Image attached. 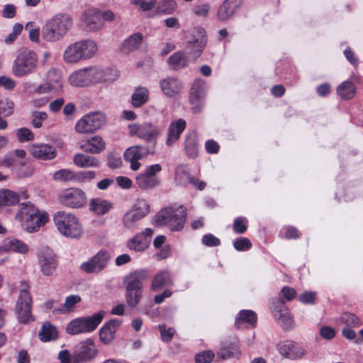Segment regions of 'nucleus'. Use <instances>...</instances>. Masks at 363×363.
<instances>
[{"instance_id":"obj_1","label":"nucleus","mask_w":363,"mask_h":363,"mask_svg":"<svg viewBox=\"0 0 363 363\" xmlns=\"http://www.w3.org/2000/svg\"><path fill=\"white\" fill-rule=\"evenodd\" d=\"M147 277L148 272L145 269L135 270L123 277L125 302L130 308H135L139 304L143 294V283Z\"/></svg>"},{"instance_id":"obj_2","label":"nucleus","mask_w":363,"mask_h":363,"mask_svg":"<svg viewBox=\"0 0 363 363\" xmlns=\"http://www.w3.org/2000/svg\"><path fill=\"white\" fill-rule=\"evenodd\" d=\"M73 25L71 16L66 13H57L48 19L42 28V38L47 42L60 40Z\"/></svg>"},{"instance_id":"obj_3","label":"nucleus","mask_w":363,"mask_h":363,"mask_svg":"<svg viewBox=\"0 0 363 363\" xmlns=\"http://www.w3.org/2000/svg\"><path fill=\"white\" fill-rule=\"evenodd\" d=\"M53 220L57 230L66 238L79 239L84 233L82 225L74 213L59 211L54 214Z\"/></svg>"},{"instance_id":"obj_4","label":"nucleus","mask_w":363,"mask_h":363,"mask_svg":"<svg viewBox=\"0 0 363 363\" xmlns=\"http://www.w3.org/2000/svg\"><path fill=\"white\" fill-rule=\"evenodd\" d=\"M186 217V209L183 206L167 207L155 216V223L157 226L167 225L172 231H179L184 228Z\"/></svg>"},{"instance_id":"obj_5","label":"nucleus","mask_w":363,"mask_h":363,"mask_svg":"<svg viewBox=\"0 0 363 363\" xmlns=\"http://www.w3.org/2000/svg\"><path fill=\"white\" fill-rule=\"evenodd\" d=\"M96 43L91 40L77 41L69 45L63 54L64 60L67 63L77 62L82 60L91 58L97 52Z\"/></svg>"},{"instance_id":"obj_6","label":"nucleus","mask_w":363,"mask_h":363,"mask_svg":"<svg viewBox=\"0 0 363 363\" xmlns=\"http://www.w3.org/2000/svg\"><path fill=\"white\" fill-rule=\"evenodd\" d=\"M104 315L105 312L100 311L92 315L73 319L67 325L66 331L71 335L90 333L97 328Z\"/></svg>"},{"instance_id":"obj_7","label":"nucleus","mask_w":363,"mask_h":363,"mask_svg":"<svg viewBox=\"0 0 363 363\" xmlns=\"http://www.w3.org/2000/svg\"><path fill=\"white\" fill-rule=\"evenodd\" d=\"M106 71L96 67H90L74 72L69 77V83L75 86H86L91 84L110 81Z\"/></svg>"},{"instance_id":"obj_8","label":"nucleus","mask_w":363,"mask_h":363,"mask_svg":"<svg viewBox=\"0 0 363 363\" xmlns=\"http://www.w3.org/2000/svg\"><path fill=\"white\" fill-rule=\"evenodd\" d=\"M38 65L37 55L32 50L19 52L13 62L11 72L16 77H23L33 74Z\"/></svg>"},{"instance_id":"obj_9","label":"nucleus","mask_w":363,"mask_h":363,"mask_svg":"<svg viewBox=\"0 0 363 363\" xmlns=\"http://www.w3.org/2000/svg\"><path fill=\"white\" fill-rule=\"evenodd\" d=\"M99 351L92 338L79 342L72 352L73 363H90L99 355Z\"/></svg>"},{"instance_id":"obj_10","label":"nucleus","mask_w":363,"mask_h":363,"mask_svg":"<svg viewBox=\"0 0 363 363\" xmlns=\"http://www.w3.org/2000/svg\"><path fill=\"white\" fill-rule=\"evenodd\" d=\"M106 116L101 112L86 114L76 123L74 129L79 134L93 133L106 123Z\"/></svg>"},{"instance_id":"obj_11","label":"nucleus","mask_w":363,"mask_h":363,"mask_svg":"<svg viewBox=\"0 0 363 363\" xmlns=\"http://www.w3.org/2000/svg\"><path fill=\"white\" fill-rule=\"evenodd\" d=\"M162 171L160 164L147 166L145 169L139 173L135 177V184L142 190H150L160 185V181L157 176Z\"/></svg>"},{"instance_id":"obj_12","label":"nucleus","mask_w":363,"mask_h":363,"mask_svg":"<svg viewBox=\"0 0 363 363\" xmlns=\"http://www.w3.org/2000/svg\"><path fill=\"white\" fill-rule=\"evenodd\" d=\"M21 286L22 288L16 303V313L19 322L26 323L33 320L31 313L32 298L27 284L22 282Z\"/></svg>"},{"instance_id":"obj_13","label":"nucleus","mask_w":363,"mask_h":363,"mask_svg":"<svg viewBox=\"0 0 363 363\" xmlns=\"http://www.w3.org/2000/svg\"><path fill=\"white\" fill-rule=\"evenodd\" d=\"M110 258L107 251L101 250L94 256L83 262L79 269L86 274H98L107 267Z\"/></svg>"},{"instance_id":"obj_14","label":"nucleus","mask_w":363,"mask_h":363,"mask_svg":"<svg viewBox=\"0 0 363 363\" xmlns=\"http://www.w3.org/2000/svg\"><path fill=\"white\" fill-rule=\"evenodd\" d=\"M128 130L130 136L136 135L147 142L155 140L162 132V128L151 123L130 124Z\"/></svg>"},{"instance_id":"obj_15","label":"nucleus","mask_w":363,"mask_h":363,"mask_svg":"<svg viewBox=\"0 0 363 363\" xmlns=\"http://www.w3.org/2000/svg\"><path fill=\"white\" fill-rule=\"evenodd\" d=\"M59 202L68 208H79L87 201L85 192L78 188H70L63 191L58 197Z\"/></svg>"},{"instance_id":"obj_16","label":"nucleus","mask_w":363,"mask_h":363,"mask_svg":"<svg viewBox=\"0 0 363 363\" xmlns=\"http://www.w3.org/2000/svg\"><path fill=\"white\" fill-rule=\"evenodd\" d=\"M150 211V206L144 199L138 200L136 207L128 211L123 218V225L125 228L133 230L136 223L143 218Z\"/></svg>"},{"instance_id":"obj_17","label":"nucleus","mask_w":363,"mask_h":363,"mask_svg":"<svg viewBox=\"0 0 363 363\" xmlns=\"http://www.w3.org/2000/svg\"><path fill=\"white\" fill-rule=\"evenodd\" d=\"M270 309L275 319L284 329L289 330L292 328L294 325L293 317L285 303L281 299L279 298L272 301Z\"/></svg>"},{"instance_id":"obj_18","label":"nucleus","mask_w":363,"mask_h":363,"mask_svg":"<svg viewBox=\"0 0 363 363\" xmlns=\"http://www.w3.org/2000/svg\"><path fill=\"white\" fill-rule=\"evenodd\" d=\"M37 257L43 274L45 276H52L57 267L56 256L52 250L48 247H44L39 251Z\"/></svg>"},{"instance_id":"obj_19","label":"nucleus","mask_w":363,"mask_h":363,"mask_svg":"<svg viewBox=\"0 0 363 363\" xmlns=\"http://www.w3.org/2000/svg\"><path fill=\"white\" fill-rule=\"evenodd\" d=\"M153 154L146 146L133 145L127 148L124 153L123 157L125 161L130 164V169L136 171L140 169L141 163L138 161L147 157L148 155Z\"/></svg>"},{"instance_id":"obj_20","label":"nucleus","mask_w":363,"mask_h":363,"mask_svg":"<svg viewBox=\"0 0 363 363\" xmlns=\"http://www.w3.org/2000/svg\"><path fill=\"white\" fill-rule=\"evenodd\" d=\"M48 214L46 212H40L38 209L37 212L31 211L30 214L19 222L26 231L31 233L38 231L40 228L48 221Z\"/></svg>"},{"instance_id":"obj_21","label":"nucleus","mask_w":363,"mask_h":363,"mask_svg":"<svg viewBox=\"0 0 363 363\" xmlns=\"http://www.w3.org/2000/svg\"><path fill=\"white\" fill-rule=\"evenodd\" d=\"M207 38L206 31L202 28H194L191 32V39L187 44V48L196 57H198L203 52L206 45Z\"/></svg>"},{"instance_id":"obj_22","label":"nucleus","mask_w":363,"mask_h":363,"mask_svg":"<svg viewBox=\"0 0 363 363\" xmlns=\"http://www.w3.org/2000/svg\"><path fill=\"white\" fill-rule=\"evenodd\" d=\"M277 350L281 356L291 359H301L306 353L303 348L293 341H286L279 344Z\"/></svg>"},{"instance_id":"obj_23","label":"nucleus","mask_w":363,"mask_h":363,"mask_svg":"<svg viewBox=\"0 0 363 363\" xmlns=\"http://www.w3.org/2000/svg\"><path fill=\"white\" fill-rule=\"evenodd\" d=\"M122 324V321L113 318L105 323L99 330V340L104 345H110L116 337V333Z\"/></svg>"},{"instance_id":"obj_24","label":"nucleus","mask_w":363,"mask_h":363,"mask_svg":"<svg viewBox=\"0 0 363 363\" xmlns=\"http://www.w3.org/2000/svg\"><path fill=\"white\" fill-rule=\"evenodd\" d=\"M162 92L168 97H174L179 94L183 88L182 82L177 77H167L160 82Z\"/></svg>"},{"instance_id":"obj_25","label":"nucleus","mask_w":363,"mask_h":363,"mask_svg":"<svg viewBox=\"0 0 363 363\" xmlns=\"http://www.w3.org/2000/svg\"><path fill=\"white\" fill-rule=\"evenodd\" d=\"M186 123L185 120L179 118L172 121L167 128V137L166 139V145L168 147L172 146L179 140L183 131L185 130Z\"/></svg>"},{"instance_id":"obj_26","label":"nucleus","mask_w":363,"mask_h":363,"mask_svg":"<svg viewBox=\"0 0 363 363\" xmlns=\"http://www.w3.org/2000/svg\"><path fill=\"white\" fill-rule=\"evenodd\" d=\"M31 155L39 160H50L56 157V149L48 144H34L30 147Z\"/></svg>"},{"instance_id":"obj_27","label":"nucleus","mask_w":363,"mask_h":363,"mask_svg":"<svg viewBox=\"0 0 363 363\" xmlns=\"http://www.w3.org/2000/svg\"><path fill=\"white\" fill-rule=\"evenodd\" d=\"M241 354L240 347L237 340L223 342L220 351L218 352V356L223 359L228 358L239 359Z\"/></svg>"},{"instance_id":"obj_28","label":"nucleus","mask_w":363,"mask_h":363,"mask_svg":"<svg viewBox=\"0 0 363 363\" xmlns=\"http://www.w3.org/2000/svg\"><path fill=\"white\" fill-rule=\"evenodd\" d=\"M84 23L87 29L97 30L102 28L101 11L96 9H89L84 13Z\"/></svg>"},{"instance_id":"obj_29","label":"nucleus","mask_w":363,"mask_h":363,"mask_svg":"<svg viewBox=\"0 0 363 363\" xmlns=\"http://www.w3.org/2000/svg\"><path fill=\"white\" fill-rule=\"evenodd\" d=\"M241 3V0H225L217 12L218 19L223 21L229 19L235 13Z\"/></svg>"},{"instance_id":"obj_30","label":"nucleus","mask_w":363,"mask_h":363,"mask_svg":"<svg viewBox=\"0 0 363 363\" xmlns=\"http://www.w3.org/2000/svg\"><path fill=\"white\" fill-rule=\"evenodd\" d=\"M52 93L59 94L62 91L63 81L60 72L57 69L48 71L45 80Z\"/></svg>"},{"instance_id":"obj_31","label":"nucleus","mask_w":363,"mask_h":363,"mask_svg":"<svg viewBox=\"0 0 363 363\" xmlns=\"http://www.w3.org/2000/svg\"><path fill=\"white\" fill-rule=\"evenodd\" d=\"M72 160L74 164L79 168H98L101 166L98 158L84 153L75 154Z\"/></svg>"},{"instance_id":"obj_32","label":"nucleus","mask_w":363,"mask_h":363,"mask_svg":"<svg viewBox=\"0 0 363 363\" xmlns=\"http://www.w3.org/2000/svg\"><path fill=\"white\" fill-rule=\"evenodd\" d=\"M81 148L91 154H99L106 148V143L99 135H94L84 142Z\"/></svg>"},{"instance_id":"obj_33","label":"nucleus","mask_w":363,"mask_h":363,"mask_svg":"<svg viewBox=\"0 0 363 363\" xmlns=\"http://www.w3.org/2000/svg\"><path fill=\"white\" fill-rule=\"evenodd\" d=\"M174 284V280L171 272L167 269H164L157 273L152 282V289L153 291H158L164 286H172Z\"/></svg>"},{"instance_id":"obj_34","label":"nucleus","mask_w":363,"mask_h":363,"mask_svg":"<svg viewBox=\"0 0 363 363\" xmlns=\"http://www.w3.org/2000/svg\"><path fill=\"white\" fill-rule=\"evenodd\" d=\"M189 62V57L184 51H177L167 59V64L173 70H180L186 67Z\"/></svg>"},{"instance_id":"obj_35","label":"nucleus","mask_w":363,"mask_h":363,"mask_svg":"<svg viewBox=\"0 0 363 363\" xmlns=\"http://www.w3.org/2000/svg\"><path fill=\"white\" fill-rule=\"evenodd\" d=\"M2 249L5 251H13L20 254H26L28 251V246L20 240L7 238L3 242Z\"/></svg>"},{"instance_id":"obj_36","label":"nucleus","mask_w":363,"mask_h":363,"mask_svg":"<svg viewBox=\"0 0 363 363\" xmlns=\"http://www.w3.org/2000/svg\"><path fill=\"white\" fill-rule=\"evenodd\" d=\"M206 84L201 79H196L191 87L189 93V101L204 100L206 96Z\"/></svg>"},{"instance_id":"obj_37","label":"nucleus","mask_w":363,"mask_h":363,"mask_svg":"<svg viewBox=\"0 0 363 363\" xmlns=\"http://www.w3.org/2000/svg\"><path fill=\"white\" fill-rule=\"evenodd\" d=\"M184 147L189 157L195 158L198 156V140L196 132L190 133L186 135Z\"/></svg>"},{"instance_id":"obj_38","label":"nucleus","mask_w":363,"mask_h":363,"mask_svg":"<svg viewBox=\"0 0 363 363\" xmlns=\"http://www.w3.org/2000/svg\"><path fill=\"white\" fill-rule=\"evenodd\" d=\"M38 336L42 342H45L57 339L58 333L54 325L49 322H45L42 325Z\"/></svg>"},{"instance_id":"obj_39","label":"nucleus","mask_w":363,"mask_h":363,"mask_svg":"<svg viewBox=\"0 0 363 363\" xmlns=\"http://www.w3.org/2000/svg\"><path fill=\"white\" fill-rule=\"evenodd\" d=\"M143 39V36L140 33H135L133 34L124 40L121 46L122 51L124 52H129L138 49L142 44Z\"/></svg>"},{"instance_id":"obj_40","label":"nucleus","mask_w":363,"mask_h":363,"mask_svg":"<svg viewBox=\"0 0 363 363\" xmlns=\"http://www.w3.org/2000/svg\"><path fill=\"white\" fill-rule=\"evenodd\" d=\"M149 245L148 238H145L143 234L140 233H138L128 242V248L135 252L145 250Z\"/></svg>"},{"instance_id":"obj_41","label":"nucleus","mask_w":363,"mask_h":363,"mask_svg":"<svg viewBox=\"0 0 363 363\" xmlns=\"http://www.w3.org/2000/svg\"><path fill=\"white\" fill-rule=\"evenodd\" d=\"M187 168L184 165H180L175 170V182L177 185L186 187L189 184L191 178Z\"/></svg>"},{"instance_id":"obj_42","label":"nucleus","mask_w":363,"mask_h":363,"mask_svg":"<svg viewBox=\"0 0 363 363\" xmlns=\"http://www.w3.org/2000/svg\"><path fill=\"white\" fill-rule=\"evenodd\" d=\"M149 93L145 87H138L132 94V105L138 108L145 104L148 100Z\"/></svg>"},{"instance_id":"obj_43","label":"nucleus","mask_w":363,"mask_h":363,"mask_svg":"<svg viewBox=\"0 0 363 363\" xmlns=\"http://www.w3.org/2000/svg\"><path fill=\"white\" fill-rule=\"evenodd\" d=\"M111 208V204L108 201L101 199H94L90 202V210L97 215L106 213Z\"/></svg>"},{"instance_id":"obj_44","label":"nucleus","mask_w":363,"mask_h":363,"mask_svg":"<svg viewBox=\"0 0 363 363\" xmlns=\"http://www.w3.org/2000/svg\"><path fill=\"white\" fill-rule=\"evenodd\" d=\"M337 92L342 99H350L355 94L354 84L350 81H345L341 83L337 89Z\"/></svg>"},{"instance_id":"obj_45","label":"nucleus","mask_w":363,"mask_h":363,"mask_svg":"<svg viewBox=\"0 0 363 363\" xmlns=\"http://www.w3.org/2000/svg\"><path fill=\"white\" fill-rule=\"evenodd\" d=\"M0 199L4 206H13L19 202V194L9 189L0 190Z\"/></svg>"},{"instance_id":"obj_46","label":"nucleus","mask_w":363,"mask_h":363,"mask_svg":"<svg viewBox=\"0 0 363 363\" xmlns=\"http://www.w3.org/2000/svg\"><path fill=\"white\" fill-rule=\"evenodd\" d=\"M76 172L70 169H61L52 176L54 180L61 182H75Z\"/></svg>"},{"instance_id":"obj_47","label":"nucleus","mask_w":363,"mask_h":363,"mask_svg":"<svg viewBox=\"0 0 363 363\" xmlns=\"http://www.w3.org/2000/svg\"><path fill=\"white\" fill-rule=\"evenodd\" d=\"M257 314L251 310H242L236 318L235 323L239 324L240 322L247 323L252 326H255L257 323Z\"/></svg>"},{"instance_id":"obj_48","label":"nucleus","mask_w":363,"mask_h":363,"mask_svg":"<svg viewBox=\"0 0 363 363\" xmlns=\"http://www.w3.org/2000/svg\"><path fill=\"white\" fill-rule=\"evenodd\" d=\"M38 208H36L31 202H23L19 205V210L15 216V219L17 221H20L23 219L26 216L31 213V211L37 212Z\"/></svg>"},{"instance_id":"obj_49","label":"nucleus","mask_w":363,"mask_h":363,"mask_svg":"<svg viewBox=\"0 0 363 363\" xmlns=\"http://www.w3.org/2000/svg\"><path fill=\"white\" fill-rule=\"evenodd\" d=\"M177 8L174 0H162L159 2L157 9L159 13L169 15L173 13Z\"/></svg>"},{"instance_id":"obj_50","label":"nucleus","mask_w":363,"mask_h":363,"mask_svg":"<svg viewBox=\"0 0 363 363\" xmlns=\"http://www.w3.org/2000/svg\"><path fill=\"white\" fill-rule=\"evenodd\" d=\"M96 175L97 173L91 170L77 172L75 182L79 184L89 183L96 179Z\"/></svg>"},{"instance_id":"obj_51","label":"nucleus","mask_w":363,"mask_h":363,"mask_svg":"<svg viewBox=\"0 0 363 363\" xmlns=\"http://www.w3.org/2000/svg\"><path fill=\"white\" fill-rule=\"evenodd\" d=\"M340 321L346 325L345 327H358L362 323L360 319L351 313H344L340 317Z\"/></svg>"},{"instance_id":"obj_52","label":"nucleus","mask_w":363,"mask_h":363,"mask_svg":"<svg viewBox=\"0 0 363 363\" xmlns=\"http://www.w3.org/2000/svg\"><path fill=\"white\" fill-rule=\"evenodd\" d=\"M158 330L160 333L161 339L164 342H169L172 340L175 330L172 328H167L164 324L159 325Z\"/></svg>"},{"instance_id":"obj_53","label":"nucleus","mask_w":363,"mask_h":363,"mask_svg":"<svg viewBox=\"0 0 363 363\" xmlns=\"http://www.w3.org/2000/svg\"><path fill=\"white\" fill-rule=\"evenodd\" d=\"M81 297L79 295H71L67 296L60 311L62 313H65L71 311L77 303L81 301Z\"/></svg>"},{"instance_id":"obj_54","label":"nucleus","mask_w":363,"mask_h":363,"mask_svg":"<svg viewBox=\"0 0 363 363\" xmlns=\"http://www.w3.org/2000/svg\"><path fill=\"white\" fill-rule=\"evenodd\" d=\"M247 220L245 217H238L235 218L233 222V230L235 233L242 234L247 229Z\"/></svg>"},{"instance_id":"obj_55","label":"nucleus","mask_w":363,"mask_h":363,"mask_svg":"<svg viewBox=\"0 0 363 363\" xmlns=\"http://www.w3.org/2000/svg\"><path fill=\"white\" fill-rule=\"evenodd\" d=\"M23 26L19 23H15L13 26L12 31L5 38V43L8 45L13 43L21 34Z\"/></svg>"},{"instance_id":"obj_56","label":"nucleus","mask_w":363,"mask_h":363,"mask_svg":"<svg viewBox=\"0 0 363 363\" xmlns=\"http://www.w3.org/2000/svg\"><path fill=\"white\" fill-rule=\"evenodd\" d=\"M214 353L211 350H204L195 355L196 363H211L214 357Z\"/></svg>"},{"instance_id":"obj_57","label":"nucleus","mask_w":363,"mask_h":363,"mask_svg":"<svg viewBox=\"0 0 363 363\" xmlns=\"http://www.w3.org/2000/svg\"><path fill=\"white\" fill-rule=\"evenodd\" d=\"M233 246L238 251H247L252 247V243L248 238H240L234 241Z\"/></svg>"},{"instance_id":"obj_58","label":"nucleus","mask_w":363,"mask_h":363,"mask_svg":"<svg viewBox=\"0 0 363 363\" xmlns=\"http://www.w3.org/2000/svg\"><path fill=\"white\" fill-rule=\"evenodd\" d=\"M48 117V114L44 111H34L32 113V125L35 128L42 126V123Z\"/></svg>"},{"instance_id":"obj_59","label":"nucleus","mask_w":363,"mask_h":363,"mask_svg":"<svg viewBox=\"0 0 363 363\" xmlns=\"http://www.w3.org/2000/svg\"><path fill=\"white\" fill-rule=\"evenodd\" d=\"M16 135L18 140L21 143L32 140L34 138L33 133L26 128H21L18 129Z\"/></svg>"},{"instance_id":"obj_60","label":"nucleus","mask_w":363,"mask_h":363,"mask_svg":"<svg viewBox=\"0 0 363 363\" xmlns=\"http://www.w3.org/2000/svg\"><path fill=\"white\" fill-rule=\"evenodd\" d=\"M33 174V167L30 164H26L23 162L17 170L18 177H28Z\"/></svg>"},{"instance_id":"obj_61","label":"nucleus","mask_w":363,"mask_h":363,"mask_svg":"<svg viewBox=\"0 0 363 363\" xmlns=\"http://www.w3.org/2000/svg\"><path fill=\"white\" fill-rule=\"evenodd\" d=\"M210 11V6L207 4L196 5L193 8V13L199 17H206Z\"/></svg>"},{"instance_id":"obj_62","label":"nucleus","mask_w":363,"mask_h":363,"mask_svg":"<svg viewBox=\"0 0 363 363\" xmlns=\"http://www.w3.org/2000/svg\"><path fill=\"white\" fill-rule=\"evenodd\" d=\"M202 243L208 247H216L220 245V241L219 238L211 233H208L203 236Z\"/></svg>"},{"instance_id":"obj_63","label":"nucleus","mask_w":363,"mask_h":363,"mask_svg":"<svg viewBox=\"0 0 363 363\" xmlns=\"http://www.w3.org/2000/svg\"><path fill=\"white\" fill-rule=\"evenodd\" d=\"M107 160V165L111 169L118 168L122 165V160L121 157L113 153L109 154L108 155Z\"/></svg>"},{"instance_id":"obj_64","label":"nucleus","mask_w":363,"mask_h":363,"mask_svg":"<svg viewBox=\"0 0 363 363\" xmlns=\"http://www.w3.org/2000/svg\"><path fill=\"white\" fill-rule=\"evenodd\" d=\"M13 103L11 101L6 100L5 102L0 103V108H1L2 116L8 117L13 112Z\"/></svg>"}]
</instances>
